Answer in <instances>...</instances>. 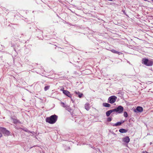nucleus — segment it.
<instances>
[{
	"label": "nucleus",
	"mask_w": 153,
	"mask_h": 153,
	"mask_svg": "<svg viewBox=\"0 0 153 153\" xmlns=\"http://www.w3.org/2000/svg\"><path fill=\"white\" fill-rule=\"evenodd\" d=\"M58 116L56 115H52L49 117H47L46 119V121L51 124L54 123L57 121Z\"/></svg>",
	"instance_id": "1"
},
{
	"label": "nucleus",
	"mask_w": 153,
	"mask_h": 153,
	"mask_svg": "<svg viewBox=\"0 0 153 153\" xmlns=\"http://www.w3.org/2000/svg\"><path fill=\"white\" fill-rule=\"evenodd\" d=\"M142 63L147 66H151L153 64V62L147 59H143L142 60Z\"/></svg>",
	"instance_id": "2"
},
{
	"label": "nucleus",
	"mask_w": 153,
	"mask_h": 153,
	"mask_svg": "<svg viewBox=\"0 0 153 153\" xmlns=\"http://www.w3.org/2000/svg\"><path fill=\"white\" fill-rule=\"evenodd\" d=\"M117 97L116 96H113L109 97L108 100V102L109 103L112 104L114 103L117 99Z\"/></svg>",
	"instance_id": "3"
},
{
	"label": "nucleus",
	"mask_w": 153,
	"mask_h": 153,
	"mask_svg": "<svg viewBox=\"0 0 153 153\" xmlns=\"http://www.w3.org/2000/svg\"><path fill=\"white\" fill-rule=\"evenodd\" d=\"M114 112H116L118 113H121L123 110V107L120 105L117 108L113 109Z\"/></svg>",
	"instance_id": "4"
},
{
	"label": "nucleus",
	"mask_w": 153,
	"mask_h": 153,
	"mask_svg": "<svg viewBox=\"0 0 153 153\" xmlns=\"http://www.w3.org/2000/svg\"><path fill=\"white\" fill-rule=\"evenodd\" d=\"M0 131H1L5 136H8L10 134L9 131L6 130V129L4 128L0 127Z\"/></svg>",
	"instance_id": "5"
},
{
	"label": "nucleus",
	"mask_w": 153,
	"mask_h": 153,
	"mask_svg": "<svg viewBox=\"0 0 153 153\" xmlns=\"http://www.w3.org/2000/svg\"><path fill=\"white\" fill-rule=\"evenodd\" d=\"M134 111L135 112H137V111L139 112H142L143 111V108L140 106H138L136 109H134Z\"/></svg>",
	"instance_id": "6"
},
{
	"label": "nucleus",
	"mask_w": 153,
	"mask_h": 153,
	"mask_svg": "<svg viewBox=\"0 0 153 153\" xmlns=\"http://www.w3.org/2000/svg\"><path fill=\"white\" fill-rule=\"evenodd\" d=\"M63 93L69 97H71V95L70 92L67 90L63 91Z\"/></svg>",
	"instance_id": "7"
},
{
	"label": "nucleus",
	"mask_w": 153,
	"mask_h": 153,
	"mask_svg": "<svg viewBox=\"0 0 153 153\" xmlns=\"http://www.w3.org/2000/svg\"><path fill=\"white\" fill-rule=\"evenodd\" d=\"M130 138L128 136H126V137L123 138V141L125 143H128L130 141Z\"/></svg>",
	"instance_id": "8"
},
{
	"label": "nucleus",
	"mask_w": 153,
	"mask_h": 153,
	"mask_svg": "<svg viewBox=\"0 0 153 153\" xmlns=\"http://www.w3.org/2000/svg\"><path fill=\"white\" fill-rule=\"evenodd\" d=\"M113 109L108 111L106 112V115L107 117H109L110 114L113 112H114Z\"/></svg>",
	"instance_id": "9"
},
{
	"label": "nucleus",
	"mask_w": 153,
	"mask_h": 153,
	"mask_svg": "<svg viewBox=\"0 0 153 153\" xmlns=\"http://www.w3.org/2000/svg\"><path fill=\"white\" fill-rule=\"evenodd\" d=\"M75 93L76 94L78 95V97L79 98H81V97H82V96L83 95V94L80 93L79 92L75 91Z\"/></svg>",
	"instance_id": "10"
},
{
	"label": "nucleus",
	"mask_w": 153,
	"mask_h": 153,
	"mask_svg": "<svg viewBox=\"0 0 153 153\" xmlns=\"http://www.w3.org/2000/svg\"><path fill=\"white\" fill-rule=\"evenodd\" d=\"M119 131L120 132L123 133L127 132V130L121 128L119 130Z\"/></svg>",
	"instance_id": "11"
},
{
	"label": "nucleus",
	"mask_w": 153,
	"mask_h": 153,
	"mask_svg": "<svg viewBox=\"0 0 153 153\" xmlns=\"http://www.w3.org/2000/svg\"><path fill=\"white\" fill-rule=\"evenodd\" d=\"M124 122V121H123L122 122H118L116 123L115 124L113 125L114 126H118L120 125L122 123H123Z\"/></svg>",
	"instance_id": "12"
},
{
	"label": "nucleus",
	"mask_w": 153,
	"mask_h": 153,
	"mask_svg": "<svg viewBox=\"0 0 153 153\" xmlns=\"http://www.w3.org/2000/svg\"><path fill=\"white\" fill-rule=\"evenodd\" d=\"M111 52H112L113 53H117V54H118L119 55H120L121 53H121L118 52V51H116L114 49H112V50H111Z\"/></svg>",
	"instance_id": "13"
},
{
	"label": "nucleus",
	"mask_w": 153,
	"mask_h": 153,
	"mask_svg": "<svg viewBox=\"0 0 153 153\" xmlns=\"http://www.w3.org/2000/svg\"><path fill=\"white\" fill-rule=\"evenodd\" d=\"M85 108L88 111L90 109L89 104L88 103H86L85 105Z\"/></svg>",
	"instance_id": "14"
},
{
	"label": "nucleus",
	"mask_w": 153,
	"mask_h": 153,
	"mask_svg": "<svg viewBox=\"0 0 153 153\" xmlns=\"http://www.w3.org/2000/svg\"><path fill=\"white\" fill-rule=\"evenodd\" d=\"M103 105L104 107H109L111 106V105L110 104L106 103H103Z\"/></svg>",
	"instance_id": "15"
},
{
	"label": "nucleus",
	"mask_w": 153,
	"mask_h": 153,
	"mask_svg": "<svg viewBox=\"0 0 153 153\" xmlns=\"http://www.w3.org/2000/svg\"><path fill=\"white\" fill-rule=\"evenodd\" d=\"M13 123L15 124L19 123V120H18L16 119H13Z\"/></svg>",
	"instance_id": "16"
},
{
	"label": "nucleus",
	"mask_w": 153,
	"mask_h": 153,
	"mask_svg": "<svg viewBox=\"0 0 153 153\" xmlns=\"http://www.w3.org/2000/svg\"><path fill=\"white\" fill-rule=\"evenodd\" d=\"M49 88H50V86H49V85L46 86L45 87L44 90L45 91H46L47 90H48V89H49Z\"/></svg>",
	"instance_id": "17"
},
{
	"label": "nucleus",
	"mask_w": 153,
	"mask_h": 153,
	"mask_svg": "<svg viewBox=\"0 0 153 153\" xmlns=\"http://www.w3.org/2000/svg\"><path fill=\"white\" fill-rule=\"evenodd\" d=\"M65 108L68 111H70L71 110V109L70 108L69 106H67Z\"/></svg>",
	"instance_id": "18"
},
{
	"label": "nucleus",
	"mask_w": 153,
	"mask_h": 153,
	"mask_svg": "<svg viewBox=\"0 0 153 153\" xmlns=\"http://www.w3.org/2000/svg\"><path fill=\"white\" fill-rule=\"evenodd\" d=\"M124 116L126 117H128V114L126 112H125L124 113Z\"/></svg>",
	"instance_id": "19"
},
{
	"label": "nucleus",
	"mask_w": 153,
	"mask_h": 153,
	"mask_svg": "<svg viewBox=\"0 0 153 153\" xmlns=\"http://www.w3.org/2000/svg\"><path fill=\"white\" fill-rule=\"evenodd\" d=\"M61 104L62 106L64 108H65L67 106L65 105V104L64 102H61Z\"/></svg>",
	"instance_id": "20"
},
{
	"label": "nucleus",
	"mask_w": 153,
	"mask_h": 153,
	"mask_svg": "<svg viewBox=\"0 0 153 153\" xmlns=\"http://www.w3.org/2000/svg\"><path fill=\"white\" fill-rule=\"evenodd\" d=\"M112 120V118L111 117H108L107 118V121L108 122H110Z\"/></svg>",
	"instance_id": "21"
},
{
	"label": "nucleus",
	"mask_w": 153,
	"mask_h": 153,
	"mask_svg": "<svg viewBox=\"0 0 153 153\" xmlns=\"http://www.w3.org/2000/svg\"><path fill=\"white\" fill-rule=\"evenodd\" d=\"M24 130L25 131H26L27 132H29V131H28L27 129H24Z\"/></svg>",
	"instance_id": "22"
},
{
	"label": "nucleus",
	"mask_w": 153,
	"mask_h": 153,
	"mask_svg": "<svg viewBox=\"0 0 153 153\" xmlns=\"http://www.w3.org/2000/svg\"><path fill=\"white\" fill-rule=\"evenodd\" d=\"M60 90L62 91L63 92V91H65V90H64V88H63L61 89H60Z\"/></svg>",
	"instance_id": "23"
},
{
	"label": "nucleus",
	"mask_w": 153,
	"mask_h": 153,
	"mask_svg": "<svg viewBox=\"0 0 153 153\" xmlns=\"http://www.w3.org/2000/svg\"><path fill=\"white\" fill-rule=\"evenodd\" d=\"M2 136V134L0 132V138Z\"/></svg>",
	"instance_id": "24"
},
{
	"label": "nucleus",
	"mask_w": 153,
	"mask_h": 153,
	"mask_svg": "<svg viewBox=\"0 0 153 153\" xmlns=\"http://www.w3.org/2000/svg\"><path fill=\"white\" fill-rule=\"evenodd\" d=\"M143 153H148V152H147L146 151H145V152H143Z\"/></svg>",
	"instance_id": "25"
}]
</instances>
